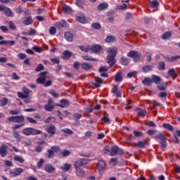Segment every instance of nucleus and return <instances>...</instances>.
Returning <instances> with one entry per match:
<instances>
[{"instance_id":"obj_1","label":"nucleus","mask_w":180,"mask_h":180,"mask_svg":"<svg viewBox=\"0 0 180 180\" xmlns=\"http://www.w3.org/2000/svg\"><path fill=\"white\" fill-rule=\"evenodd\" d=\"M107 58H108V64H109L110 67H112L113 64H115V58L116 57V54L117 53V47L113 46L111 48H108L107 50Z\"/></svg>"},{"instance_id":"obj_2","label":"nucleus","mask_w":180,"mask_h":180,"mask_svg":"<svg viewBox=\"0 0 180 180\" xmlns=\"http://www.w3.org/2000/svg\"><path fill=\"white\" fill-rule=\"evenodd\" d=\"M46 75H47V72H41L39 74V77L37 79V82H39V84H44V86H50L52 82L51 80H49L46 82Z\"/></svg>"},{"instance_id":"obj_3","label":"nucleus","mask_w":180,"mask_h":180,"mask_svg":"<svg viewBox=\"0 0 180 180\" xmlns=\"http://www.w3.org/2000/svg\"><path fill=\"white\" fill-rule=\"evenodd\" d=\"M22 134H25V136H30V135H36V134H41V131H39L38 129H34L32 127H28L22 129Z\"/></svg>"},{"instance_id":"obj_4","label":"nucleus","mask_w":180,"mask_h":180,"mask_svg":"<svg viewBox=\"0 0 180 180\" xmlns=\"http://www.w3.org/2000/svg\"><path fill=\"white\" fill-rule=\"evenodd\" d=\"M153 139L160 141V143L161 144L162 148H165L167 147V139L164 137L162 133L159 134L154 135Z\"/></svg>"},{"instance_id":"obj_5","label":"nucleus","mask_w":180,"mask_h":180,"mask_svg":"<svg viewBox=\"0 0 180 180\" xmlns=\"http://www.w3.org/2000/svg\"><path fill=\"white\" fill-rule=\"evenodd\" d=\"M127 56L133 58L135 63H137L141 60V54L139 53L137 51H131L127 53Z\"/></svg>"},{"instance_id":"obj_6","label":"nucleus","mask_w":180,"mask_h":180,"mask_svg":"<svg viewBox=\"0 0 180 180\" xmlns=\"http://www.w3.org/2000/svg\"><path fill=\"white\" fill-rule=\"evenodd\" d=\"M25 120V116L18 115V116H12L8 118V122L10 123H22Z\"/></svg>"},{"instance_id":"obj_7","label":"nucleus","mask_w":180,"mask_h":180,"mask_svg":"<svg viewBox=\"0 0 180 180\" xmlns=\"http://www.w3.org/2000/svg\"><path fill=\"white\" fill-rule=\"evenodd\" d=\"M0 12H4V15L8 18H12V16H13V13H12L11 8L6 7L5 6L0 5Z\"/></svg>"},{"instance_id":"obj_8","label":"nucleus","mask_w":180,"mask_h":180,"mask_svg":"<svg viewBox=\"0 0 180 180\" xmlns=\"http://www.w3.org/2000/svg\"><path fill=\"white\" fill-rule=\"evenodd\" d=\"M89 163V160H88V159L83 158L76 161L74 163V166L76 169H78L79 167H84V165H86Z\"/></svg>"},{"instance_id":"obj_9","label":"nucleus","mask_w":180,"mask_h":180,"mask_svg":"<svg viewBox=\"0 0 180 180\" xmlns=\"http://www.w3.org/2000/svg\"><path fill=\"white\" fill-rule=\"evenodd\" d=\"M44 108L46 112H51L54 109V103L51 98L49 99L47 104L44 105Z\"/></svg>"},{"instance_id":"obj_10","label":"nucleus","mask_w":180,"mask_h":180,"mask_svg":"<svg viewBox=\"0 0 180 180\" xmlns=\"http://www.w3.org/2000/svg\"><path fill=\"white\" fill-rule=\"evenodd\" d=\"M18 96L19 98H22V99H26L29 96V89L24 87L22 89V93L18 92Z\"/></svg>"},{"instance_id":"obj_11","label":"nucleus","mask_w":180,"mask_h":180,"mask_svg":"<svg viewBox=\"0 0 180 180\" xmlns=\"http://www.w3.org/2000/svg\"><path fill=\"white\" fill-rule=\"evenodd\" d=\"M8 155V146L5 144H2L0 146V155L4 158V157H6Z\"/></svg>"},{"instance_id":"obj_12","label":"nucleus","mask_w":180,"mask_h":180,"mask_svg":"<svg viewBox=\"0 0 180 180\" xmlns=\"http://www.w3.org/2000/svg\"><path fill=\"white\" fill-rule=\"evenodd\" d=\"M90 50L92 51V53L97 54L98 53H101V51H102V46H101V45H92L90 46Z\"/></svg>"},{"instance_id":"obj_13","label":"nucleus","mask_w":180,"mask_h":180,"mask_svg":"<svg viewBox=\"0 0 180 180\" xmlns=\"http://www.w3.org/2000/svg\"><path fill=\"white\" fill-rule=\"evenodd\" d=\"M44 169L48 174H53V172H56V167H53L51 164H46Z\"/></svg>"},{"instance_id":"obj_14","label":"nucleus","mask_w":180,"mask_h":180,"mask_svg":"<svg viewBox=\"0 0 180 180\" xmlns=\"http://www.w3.org/2000/svg\"><path fill=\"white\" fill-rule=\"evenodd\" d=\"M23 173V169L20 167H17L14 169L13 172H11V175L13 176H19L21 174Z\"/></svg>"},{"instance_id":"obj_15","label":"nucleus","mask_w":180,"mask_h":180,"mask_svg":"<svg viewBox=\"0 0 180 180\" xmlns=\"http://www.w3.org/2000/svg\"><path fill=\"white\" fill-rule=\"evenodd\" d=\"M55 26L58 27V29H61V27H68L69 25L65 20H62L61 21L56 22Z\"/></svg>"},{"instance_id":"obj_16","label":"nucleus","mask_w":180,"mask_h":180,"mask_svg":"<svg viewBox=\"0 0 180 180\" xmlns=\"http://www.w3.org/2000/svg\"><path fill=\"white\" fill-rule=\"evenodd\" d=\"M135 111L136 112L138 116H141L142 117H144V116L147 115V110H143L140 108H136Z\"/></svg>"},{"instance_id":"obj_17","label":"nucleus","mask_w":180,"mask_h":180,"mask_svg":"<svg viewBox=\"0 0 180 180\" xmlns=\"http://www.w3.org/2000/svg\"><path fill=\"white\" fill-rule=\"evenodd\" d=\"M60 104H57L56 106H58L59 108H67V106H69L70 103L68 102V100L67 99H62L60 102Z\"/></svg>"},{"instance_id":"obj_18","label":"nucleus","mask_w":180,"mask_h":180,"mask_svg":"<svg viewBox=\"0 0 180 180\" xmlns=\"http://www.w3.org/2000/svg\"><path fill=\"white\" fill-rule=\"evenodd\" d=\"M102 82H103L102 79L96 77L94 82H93V85L95 86V88H99V86L102 85Z\"/></svg>"},{"instance_id":"obj_19","label":"nucleus","mask_w":180,"mask_h":180,"mask_svg":"<svg viewBox=\"0 0 180 180\" xmlns=\"http://www.w3.org/2000/svg\"><path fill=\"white\" fill-rule=\"evenodd\" d=\"M98 171H103L106 168V164L103 160H99L97 164Z\"/></svg>"},{"instance_id":"obj_20","label":"nucleus","mask_w":180,"mask_h":180,"mask_svg":"<svg viewBox=\"0 0 180 180\" xmlns=\"http://www.w3.org/2000/svg\"><path fill=\"white\" fill-rule=\"evenodd\" d=\"M56 127L53 124H51L49 127H48L46 131L49 134H51L52 136L56 134Z\"/></svg>"},{"instance_id":"obj_21","label":"nucleus","mask_w":180,"mask_h":180,"mask_svg":"<svg viewBox=\"0 0 180 180\" xmlns=\"http://www.w3.org/2000/svg\"><path fill=\"white\" fill-rule=\"evenodd\" d=\"M76 176H79V178H84L85 176V171L81 169L80 168L76 169Z\"/></svg>"},{"instance_id":"obj_22","label":"nucleus","mask_w":180,"mask_h":180,"mask_svg":"<svg viewBox=\"0 0 180 180\" xmlns=\"http://www.w3.org/2000/svg\"><path fill=\"white\" fill-rule=\"evenodd\" d=\"M44 143V141L42 142H38L37 144L35 147V151L36 153H41V151H43V144Z\"/></svg>"},{"instance_id":"obj_23","label":"nucleus","mask_w":180,"mask_h":180,"mask_svg":"<svg viewBox=\"0 0 180 180\" xmlns=\"http://www.w3.org/2000/svg\"><path fill=\"white\" fill-rule=\"evenodd\" d=\"M65 39L67 40V41H72V39H74V35L72 33L66 32L65 33Z\"/></svg>"},{"instance_id":"obj_24","label":"nucleus","mask_w":180,"mask_h":180,"mask_svg":"<svg viewBox=\"0 0 180 180\" xmlns=\"http://www.w3.org/2000/svg\"><path fill=\"white\" fill-rule=\"evenodd\" d=\"M72 56V52L68 50H66L63 53V58H64V60H68V58H70V57H71Z\"/></svg>"},{"instance_id":"obj_25","label":"nucleus","mask_w":180,"mask_h":180,"mask_svg":"<svg viewBox=\"0 0 180 180\" xmlns=\"http://www.w3.org/2000/svg\"><path fill=\"white\" fill-rule=\"evenodd\" d=\"M23 25L25 26H29V25H32L33 23V19L32 17H27L22 21Z\"/></svg>"},{"instance_id":"obj_26","label":"nucleus","mask_w":180,"mask_h":180,"mask_svg":"<svg viewBox=\"0 0 180 180\" xmlns=\"http://www.w3.org/2000/svg\"><path fill=\"white\" fill-rule=\"evenodd\" d=\"M179 58H180L179 55L166 57L167 61H176V60H179Z\"/></svg>"},{"instance_id":"obj_27","label":"nucleus","mask_w":180,"mask_h":180,"mask_svg":"<svg viewBox=\"0 0 180 180\" xmlns=\"http://www.w3.org/2000/svg\"><path fill=\"white\" fill-rule=\"evenodd\" d=\"M142 84L146 86H149L151 84H153V79L150 78L146 77L142 81Z\"/></svg>"},{"instance_id":"obj_28","label":"nucleus","mask_w":180,"mask_h":180,"mask_svg":"<svg viewBox=\"0 0 180 180\" xmlns=\"http://www.w3.org/2000/svg\"><path fill=\"white\" fill-rule=\"evenodd\" d=\"M76 20L80 23H85L86 22V18H85V15H83L77 16Z\"/></svg>"},{"instance_id":"obj_29","label":"nucleus","mask_w":180,"mask_h":180,"mask_svg":"<svg viewBox=\"0 0 180 180\" xmlns=\"http://www.w3.org/2000/svg\"><path fill=\"white\" fill-rule=\"evenodd\" d=\"M117 148H118L117 146H112L111 147V153H110L111 157H115V155L117 154Z\"/></svg>"},{"instance_id":"obj_30","label":"nucleus","mask_w":180,"mask_h":180,"mask_svg":"<svg viewBox=\"0 0 180 180\" xmlns=\"http://www.w3.org/2000/svg\"><path fill=\"white\" fill-rule=\"evenodd\" d=\"M152 82H155V84H160L161 82V77L157 75H152Z\"/></svg>"},{"instance_id":"obj_31","label":"nucleus","mask_w":180,"mask_h":180,"mask_svg":"<svg viewBox=\"0 0 180 180\" xmlns=\"http://www.w3.org/2000/svg\"><path fill=\"white\" fill-rule=\"evenodd\" d=\"M79 49L81 50V51H84V53H89V51H91V46H79Z\"/></svg>"},{"instance_id":"obj_32","label":"nucleus","mask_w":180,"mask_h":180,"mask_svg":"<svg viewBox=\"0 0 180 180\" xmlns=\"http://www.w3.org/2000/svg\"><path fill=\"white\" fill-rule=\"evenodd\" d=\"M142 70L143 72H150V71L153 70V65H145L143 67Z\"/></svg>"},{"instance_id":"obj_33","label":"nucleus","mask_w":180,"mask_h":180,"mask_svg":"<svg viewBox=\"0 0 180 180\" xmlns=\"http://www.w3.org/2000/svg\"><path fill=\"white\" fill-rule=\"evenodd\" d=\"M70 169H71V165L67 164V163L63 164V165L60 167V169H62V171L67 172V171H70Z\"/></svg>"},{"instance_id":"obj_34","label":"nucleus","mask_w":180,"mask_h":180,"mask_svg":"<svg viewBox=\"0 0 180 180\" xmlns=\"http://www.w3.org/2000/svg\"><path fill=\"white\" fill-rule=\"evenodd\" d=\"M6 23H8L9 29H11V30H16V25H15V22L12 21H6Z\"/></svg>"},{"instance_id":"obj_35","label":"nucleus","mask_w":180,"mask_h":180,"mask_svg":"<svg viewBox=\"0 0 180 180\" xmlns=\"http://www.w3.org/2000/svg\"><path fill=\"white\" fill-rule=\"evenodd\" d=\"M106 43H113V41H116V37L115 36H108L105 38Z\"/></svg>"},{"instance_id":"obj_36","label":"nucleus","mask_w":180,"mask_h":180,"mask_svg":"<svg viewBox=\"0 0 180 180\" xmlns=\"http://www.w3.org/2000/svg\"><path fill=\"white\" fill-rule=\"evenodd\" d=\"M97 8L98 11H103L108 8V4L106 3H102Z\"/></svg>"},{"instance_id":"obj_37","label":"nucleus","mask_w":180,"mask_h":180,"mask_svg":"<svg viewBox=\"0 0 180 180\" xmlns=\"http://www.w3.org/2000/svg\"><path fill=\"white\" fill-rule=\"evenodd\" d=\"M14 160L20 162V164H23V162H25V159H23V158L20 155H15L14 157Z\"/></svg>"},{"instance_id":"obj_38","label":"nucleus","mask_w":180,"mask_h":180,"mask_svg":"<svg viewBox=\"0 0 180 180\" xmlns=\"http://www.w3.org/2000/svg\"><path fill=\"white\" fill-rule=\"evenodd\" d=\"M63 11L65 12V13H66L67 15H70V13H71V12H72V10L71 9V7L68 6H65L63 7Z\"/></svg>"},{"instance_id":"obj_39","label":"nucleus","mask_w":180,"mask_h":180,"mask_svg":"<svg viewBox=\"0 0 180 180\" xmlns=\"http://www.w3.org/2000/svg\"><path fill=\"white\" fill-rule=\"evenodd\" d=\"M116 82H122V73H120V72H117L115 75V78Z\"/></svg>"},{"instance_id":"obj_40","label":"nucleus","mask_w":180,"mask_h":180,"mask_svg":"<svg viewBox=\"0 0 180 180\" xmlns=\"http://www.w3.org/2000/svg\"><path fill=\"white\" fill-rule=\"evenodd\" d=\"M82 68L83 70H91V68H92V65L91 64L84 63L82 64Z\"/></svg>"},{"instance_id":"obj_41","label":"nucleus","mask_w":180,"mask_h":180,"mask_svg":"<svg viewBox=\"0 0 180 180\" xmlns=\"http://www.w3.org/2000/svg\"><path fill=\"white\" fill-rule=\"evenodd\" d=\"M146 141H141L136 143V147H139V148H143L144 146H146Z\"/></svg>"},{"instance_id":"obj_42","label":"nucleus","mask_w":180,"mask_h":180,"mask_svg":"<svg viewBox=\"0 0 180 180\" xmlns=\"http://www.w3.org/2000/svg\"><path fill=\"white\" fill-rule=\"evenodd\" d=\"M168 75L170 77H174V78L176 77V73L175 72V69L172 68L168 71Z\"/></svg>"},{"instance_id":"obj_43","label":"nucleus","mask_w":180,"mask_h":180,"mask_svg":"<svg viewBox=\"0 0 180 180\" xmlns=\"http://www.w3.org/2000/svg\"><path fill=\"white\" fill-rule=\"evenodd\" d=\"M163 127L169 131H172V130H174V127L169 124H163Z\"/></svg>"},{"instance_id":"obj_44","label":"nucleus","mask_w":180,"mask_h":180,"mask_svg":"<svg viewBox=\"0 0 180 180\" xmlns=\"http://www.w3.org/2000/svg\"><path fill=\"white\" fill-rule=\"evenodd\" d=\"M82 58H84L86 61H98L97 58H90L88 56H82Z\"/></svg>"},{"instance_id":"obj_45","label":"nucleus","mask_w":180,"mask_h":180,"mask_svg":"<svg viewBox=\"0 0 180 180\" xmlns=\"http://www.w3.org/2000/svg\"><path fill=\"white\" fill-rule=\"evenodd\" d=\"M121 64H122V65H128V64H129V59H127L125 57H122L121 58Z\"/></svg>"},{"instance_id":"obj_46","label":"nucleus","mask_w":180,"mask_h":180,"mask_svg":"<svg viewBox=\"0 0 180 180\" xmlns=\"http://www.w3.org/2000/svg\"><path fill=\"white\" fill-rule=\"evenodd\" d=\"M169 37H171V32H167L164 33L162 37L163 40H167V39H169Z\"/></svg>"},{"instance_id":"obj_47","label":"nucleus","mask_w":180,"mask_h":180,"mask_svg":"<svg viewBox=\"0 0 180 180\" xmlns=\"http://www.w3.org/2000/svg\"><path fill=\"white\" fill-rule=\"evenodd\" d=\"M53 155H54V153H53V150H51V149L48 150L46 154V158H51V157H53Z\"/></svg>"},{"instance_id":"obj_48","label":"nucleus","mask_w":180,"mask_h":180,"mask_svg":"<svg viewBox=\"0 0 180 180\" xmlns=\"http://www.w3.org/2000/svg\"><path fill=\"white\" fill-rule=\"evenodd\" d=\"M158 88L160 91H165V89H167V85L165 84H158Z\"/></svg>"},{"instance_id":"obj_49","label":"nucleus","mask_w":180,"mask_h":180,"mask_svg":"<svg viewBox=\"0 0 180 180\" xmlns=\"http://www.w3.org/2000/svg\"><path fill=\"white\" fill-rule=\"evenodd\" d=\"M61 154L63 157H68V155L71 154V152L68 150H64L63 151H62Z\"/></svg>"},{"instance_id":"obj_50","label":"nucleus","mask_w":180,"mask_h":180,"mask_svg":"<svg viewBox=\"0 0 180 180\" xmlns=\"http://www.w3.org/2000/svg\"><path fill=\"white\" fill-rule=\"evenodd\" d=\"M148 134H149V136H155V134L157 133V130L155 129H148L147 131Z\"/></svg>"},{"instance_id":"obj_51","label":"nucleus","mask_w":180,"mask_h":180,"mask_svg":"<svg viewBox=\"0 0 180 180\" xmlns=\"http://www.w3.org/2000/svg\"><path fill=\"white\" fill-rule=\"evenodd\" d=\"M159 5H160V3L157 0H153L151 2V7L152 8H157V6H158Z\"/></svg>"},{"instance_id":"obj_52","label":"nucleus","mask_w":180,"mask_h":180,"mask_svg":"<svg viewBox=\"0 0 180 180\" xmlns=\"http://www.w3.org/2000/svg\"><path fill=\"white\" fill-rule=\"evenodd\" d=\"M49 33L50 34H56V33H57V30L56 29L55 27H51L49 28Z\"/></svg>"},{"instance_id":"obj_53","label":"nucleus","mask_w":180,"mask_h":180,"mask_svg":"<svg viewBox=\"0 0 180 180\" xmlns=\"http://www.w3.org/2000/svg\"><path fill=\"white\" fill-rule=\"evenodd\" d=\"M51 61L53 64H60V59L58 58H51Z\"/></svg>"},{"instance_id":"obj_54","label":"nucleus","mask_w":180,"mask_h":180,"mask_svg":"<svg viewBox=\"0 0 180 180\" xmlns=\"http://www.w3.org/2000/svg\"><path fill=\"white\" fill-rule=\"evenodd\" d=\"M0 103V106H5V105H8V98L1 99Z\"/></svg>"},{"instance_id":"obj_55","label":"nucleus","mask_w":180,"mask_h":180,"mask_svg":"<svg viewBox=\"0 0 180 180\" xmlns=\"http://www.w3.org/2000/svg\"><path fill=\"white\" fill-rule=\"evenodd\" d=\"M146 125L148 126V127H157L155 123H154V122H153V121H149L148 122L146 123Z\"/></svg>"},{"instance_id":"obj_56","label":"nucleus","mask_w":180,"mask_h":180,"mask_svg":"<svg viewBox=\"0 0 180 180\" xmlns=\"http://www.w3.org/2000/svg\"><path fill=\"white\" fill-rule=\"evenodd\" d=\"M118 161L117 159L116 158H111L110 160V165H116V164H117Z\"/></svg>"},{"instance_id":"obj_57","label":"nucleus","mask_w":180,"mask_h":180,"mask_svg":"<svg viewBox=\"0 0 180 180\" xmlns=\"http://www.w3.org/2000/svg\"><path fill=\"white\" fill-rule=\"evenodd\" d=\"M91 27H93V29L99 30V29H101V24H99L98 22H95L91 25Z\"/></svg>"},{"instance_id":"obj_58","label":"nucleus","mask_w":180,"mask_h":180,"mask_svg":"<svg viewBox=\"0 0 180 180\" xmlns=\"http://www.w3.org/2000/svg\"><path fill=\"white\" fill-rule=\"evenodd\" d=\"M126 8H127V5L123 4L122 5L117 6V9H119L120 11H123V9H126Z\"/></svg>"},{"instance_id":"obj_59","label":"nucleus","mask_w":180,"mask_h":180,"mask_svg":"<svg viewBox=\"0 0 180 180\" xmlns=\"http://www.w3.org/2000/svg\"><path fill=\"white\" fill-rule=\"evenodd\" d=\"M61 131H63V133H67L68 134H74V131L70 129H65Z\"/></svg>"},{"instance_id":"obj_60","label":"nucleus","mask_w":180,"mask_h":180,"mask_svg":"<svg viewBox=\"0 0 180 180\" xmlns=\"http://www.w3.org/2000/svg\"><path fill=\"white\" fill-rule=\"evenodd\" d=\"M104 154H109L110 153V148L108 146H105L103 148Z\"/></svg>"},{"instance_id":"obj_61","label":"nucleus","mask_w":180,"mask_h":180,"mask_svg":"<svg viewBox=\"0 0 180 180\" xmlns=\"http://www.w3.org/2000/svg\"><path fill=\"white\" fill-rule=\"evenodd\" d=\"M44 69V66L43 65L39 64L38 65L37 68L35 69V71L38 72L39 71H41Z\"/></svg>"},{"instance_id":"obj_62","label":"nucleus","mask_w":180,"mask_h":180,"mask_svg":"<svg viewBox=\"0 0 180 180\" xmlns=\"http://www.w3.org/2000/svg\"><path fill=\"white\" fill-rule=\"evenodd\" d=\"M60 150V148L58 146H52L51 148V150L53 151V153L58 152Z\"/></svg>"},{"instance_id":"obj_63","label":"nucleus","mask_w":180,"mask_h":180,"mask_svg":"<svg viewBox=\"0 0 180 180\" xmlns=\"http://www.w3.org/2000/svg\"><path fill=\"white\" fill-rule=\"evenodd\" d=\"M101 120L104 122L105 123H107L109 124L110 123V119H109L108 117H103Z\"/></svg>"},{"instance_id":"obj_64","label":"nucleus","mask_w":180,"mask_h":180,"mask_svg":"<svg viewBox=\"0 0 180 180\" xmlns=\"http://www.w3.org/2000/svg\"><path fill=\"white\" fill-rule=\"evenodd\" d=\"M18 57L20 60H25V58H26V54L20 53H18Z\"/></svg>"}]
</instances>
